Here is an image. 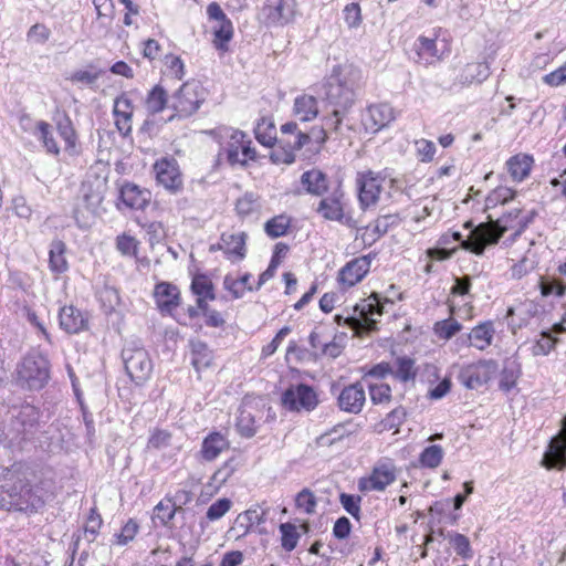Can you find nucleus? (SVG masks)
<instances>
[{
  "mask_svg": "<svg viewBox=\"0 0 566 566\" xmlns=\"http://www.w3.org/2000/svg\"><path fill=\"white\" fill-rule=\"evenodd\" d=\"M361 78V71L353 65L335 66L316 94L335 115H347L360 93Z\"/></svg>",
  "mask_w": 566,
  "mask_h": 566,
  "instance_id": "1",
  "label": "nucleus"
},
{
  "mask_svg": "<svg viewBox=\"0 0 566 566\" xmlns=\"http://www.w3.org/2000/svg\"><path fill=\"white\" fill-rule=\"evenodd\" d=\"M290 227V219L283 214L276 216L264 224L266 234L273 239L284 235Z\"/></svg>",
  "mask_w": 566,
  "mask_h": 566,
  "instance_id": "47",
  "label": "nucleus"
},
{
  "mask_svg": "<svg viewBox=\"0 0 566 566\" xmlns=\"http://www.w3.org/2000/svg\"><path fill=\"white\" fill-rule=\"evenodd\" d=\"M107 177L94 171L86 174L80 189L78 201L74 208L73 216L80 227L86 226L87 216H95L105 198L107 191Z\"/></svg>",
  "mask_w": 566,
  "mask_h": 566,
  "instance_id": "5",
  "label": "nucleus"
},
{
  "mask_svg": "<svg viewBox=\"0 0 566 566\" xmlns=\"http://www.w3.org/2000/svg\"><path fill=\"white\" fill-rule=\"evenodd\" d=\"M344 19L349 28H356L361 22L360 7L358 3H348L344 9Z\"/></svg>",
  "mask_w": 566,
  "mask_h": 566,
  "instance_id": "63",
  "label": "nucleus"
},
{
  "mask_svg": "<svg viewBox=\"0 0 566 566\" xmlns=\"http://www.w3.org/2000/svg\"><path fill=\"white\" fill-rule=\"evenodd\" d=\"M115 125L123 136H128L132 132V103L128 98H117L114 109Z\"/></svg>",
  "mask_w": 566,
  "mask_h": 566,
  "instance_id": "27",
  "label": "nucleus"
},
{
  "mask_svg": "<svg viewBox=\"0 0 566 566\" xmlns=\"http://www.w3.org/2000/svg\"><path fill=\"white\" fill-rule=\"evenodd\" d=\"M158 184L163 185L167 190L177 192L182 187V178L178 164L174 158H163L154 165Z\"/></svg>",
  "mask_w": 566,
  "mask_h": 566,
  "instance_id": "13",
  "label": "nucleus"
},
{
  "mask_svg": "<svg viewBox=\"0 0 566 566\" xmlns=\"http://www.w3.org/2000/svg\"><path fill=\"white\" fill-rule=\"evenodd\" d=\"M515 191L507 187H497L485 199V210L493 209L497 205H504L512 200Z\"/></svg>",
  "mask_w": 566,
  "mask_h": 566,
  "instance_id": "44",
  "label": "nucleus"
},
{
  "mask_svg": "<svg viewBox=\"0 0 566 566\" xmlns=\"http://www.w3.org/2000/svg\"><path fill=\"white\" fill-rule=\"evenodd\" d=\"M533 158L528 155L518 154L512 156L507 163V170L514 181L524 180L531 172Z\"/></svg>",
  "mask_w": 566,
  "mask_h": 566,
  "instance_id": "32",
  "label": "nucleus"
},
{
  "mask_svg": "<svg viewBox=\"0 0 566 566\" xmlns=\"http://www.w3.org/2000/svg\"><path fill=\"white\" fill-rule=\"evenodd\" d=\"M0 509L7 511L34 512L42 504L27 479V468L15 463L6 469L0 480Z\"/></svg>",
  "mask_w": 566,
  "mask_h": 566,
  "instance_id": "2",
  "label": "nucleus"
},
{
  "mask_svg": "<svg viewBox=\"0 0 566 566\" xmlns=\"http://www.w3.org/2000/svg\"><path fill=\"white\" fill-rule=\"evenodd\" d=\"M395 119L394 108L387 103L370 105L363 117V124L367 130L379 132Z\"/></svg>",
  "mask_w": 566,
  "mask_h": 566,
  "instance_id": "19",
  "label": "nucleus"
},
{
  "mask_svg": "<svg viewBox=\"0 0 566 566\" xmlns=\"http://www.w3.org/2000/svg\"><path fill=\"white\" fill-rule=\"evenodd\" d=\"M489 75V66L485 63H471L464 69V80L469 82L476 81L481 83L486 80Z\"/></svg>",
  "mask_w": 566,
  "mask_h": 566,
  "instance_id": "52",
  "label": "nucleus"
},
{
  "mask_svg": "<svg viewBox=\"0 0 566 566\" xmlns=\"http://www.w3.org/2000/svg\"><path fill=\"white\" fill-rule=\"evenodd\" d=\"M339 502L348 514H350L354 518L359 520L361 502V497L359 495L340 493Z\"/></svg>",
  "mask_w": 566,
  "mask_h": 566,
  "instance_id": "55",
  "label": "nucleus"
},
{
  "mask_svg": "<svg viewBox=\"0 0 566 566\" xmlns=\"http://www.w3.org/2000/svg\"><path fill=\"white\" fill-rule=\"evenodd\" d=\"M247 239L245 232H224L221 234L218 249L223 251L229 260H243L247 255Z\"/></svg>",
  "mask_w": 566,
  "mask_h": 566,
  "instance_id": "20",
  "label": "nucleus"
},
{
  "mask_svg": "<svg viewBox=\"0 0 566 566\" xmlns=\"http://www.w3.org/2000/svg\"><path fill=\"white\" fill-rule=\"evenodd\" d=\"M229 448L230 443L222 433L211 432L203 439L199 454L203 461L211 462Z\"/></svg>",
  "mask_w": 566,
  "mask_h": 566,
  "instance_id": "24",
  "label": "nucleus"
},
{
  "mask_svg": "<svg viewBox=\"0 0 566 566\" xmlns=\"http://www.w3.org/2000/svg\"><path fill=\"white\" fill-rule=\"evenodd\" d=\"M385 178L379 174L367 171L357 178L358 198L363 208L375 205L381 192V185Z\"/></svg>",
  "mask_w": 566,
  "mask_h": 566,
  "instance_id": "14",
  "label": "nucleus"
},
{
  "mask_svg": "<svg viewBox=\"0 0 566 566\" xmlns=\"http://www.w3.org/2000/svg\"><path fill=\"white\" fill-rule=\"evenodd\" d=\"M190 289L197 296H205L210 301L216 298L212 281L206 274L195 275Z\"/></svg>",
  "mask_w": 566,
  "mask_h": 566,
  "instance_id": "42",
  "label": "nucleus"
},
{
  "mask_svg": "<svg viewBox=\"0 0 566 566\" xmlns=\"http://www.w3.org/2000/svg\"><path fill=\"white\" fill-rule=\"evenodd\" d=\"M407 411L402 406L391 410L380 422L382 429L391 430L398 429L406 420Z\"/></svg>",
  "mask_w": 566,
  "mask_h": 566,
  "instance_id": "53",
  "label": "nucleus"
},
{
  "mask_svg": "<svg viewBox=\"0 0 566 566\" xmlns=\"http://www.w3.org/2000/svg\"><path fill=\"white\" fill-rule=\"evenodd\" d=\"M294 114L301 122H308L318 115L317 99L313 95L303 94L294 101Z\"/></svg>",
  "mask_w": 566,
  "mask_h": 566,
  "instance_id": "30",
  "label": "nucleus"
},
{
  "mask_svg": "<svg viewBox=\"0 0 566 566\" xmlns=\"http://www.w3.org/2000/svg\"><path fill=\"white\" fill-rule=\"evenodd\" d=\"M178 511H182V507L176 506L170 500L160 501L154 509L153 520H158L161 525L168 526Z\"/></svg>",
  "mask_w": 566,
  "mask_h": 566,
  "instance_id": "40",
  "label": "nucleus"
},
{
  "mask_svg": "<svg viewBox=\"0 0 566 566\" xmlns=\"http://www.w3.org/2000/svg\"><path fill=\"white\" fill-rule=\"evenodd\" d=\"M396 480V468L394 463L386 461L377 464L368 481H360L359 489L384 491L389 484Z\"/></svg>",
  "mask_w": 566,
  "mask_h": 566,
  "instance_id": "18",
  "label": "nucleus"
},
{
  "mask_svg": "<svg viewBox=\"0 0 566 566\" xmlns=\"http://www.w3.org/2000/svg\"><path fill=\"white\" fill-rule=\"evenodd\" d=\"M301 184L305 187L307 193L323 197L328 192V178L319 169H311L302 174Z\"/></svg>",
  "mask_w": 566,
  "mask_h": 566,
  "instance_id": "25",
  "label": "nucleus"
},
{
  "mask_svg": "<svg viewBox=\"0 0 566 566\" xmlns=\"http://www.w3.org/2000/svg\"><path fill=\"white\" fill-rule=\"evenodd\" d=\"M417 154L421 161L429 163L433 159L436 154V145L427 139H420L416 142Z\"/></svg>",
  "mask_w": 566,
  "mask_h": 566,
  "instance_id": "64",
  "label": "nucleus"
},
{
  "mask_svg": "<svg viewBox=\"0 0 566 566\" xmlns=\"http://www.w3.org/2000/svg\"><path fill=\"white\" fill-rule=\"evenodd\" d=\"M282 547L291 552L293 551L298 542L300 534L296 531V526L292 523H282L280 525Z\"/></svg>",
  "mask_w": 566,
  "mask_h": 566,
  "instance_id": "49",
  "label": "nucleus"
},
{
  "mask_svg": "<svg viewBox=\"0 0 566 566\" xmlns=\"http://www.w3.org/2000/svg\"><path fill=\"white\" fill-rule=\"evenodd\" d=\"M558 342L559 339L552 336L551 332L542 331L539 339H537L532 347V354L534 356H546L556 347Z\"/></svg>",
  "mask_w": 566,
  "mask_h": 566,
  "instance_id": "43",
  "label": "nucleus"
},
{
  "mask_svg": "<svg viewBox=\"0 0 566 566\" xmlns=\"http://www.w3.org/2000/svg\"><path fill=\"white\" fill-rule=\"evenodd\" d=\"M443 458V450L440 446L433 444L424 448L420 453L419 462L424 468H437L440 465Z\"/></svg>",
  "mask_w": 566,
  "mask_h": 566,
  "instance_id": "45",
  "label": "nucleus"
},
{
  "mask_svg": "<svg viewBox=\"0 0 566 566\" xmlns=\"http://www.w3.org/2000/svg\"><path fill=\"white\" fill-rule=\"evenodd\" d=\"M27 36L29 41L43 44L50 39L51 30L44 24L35 23L29 29Z\"/></svg>",
  "mask_w": 566,
  "mask_h": 566,
  "instance_id": "61",
  "label": "nucleus"
},
{
  "mask_svg": "<svg viewBox=\"0 0 566 566\" xmlns=\"http://www.w3.org/2000/svg\"><path fill=\"white\" fill-rule=\"evenodd\" d=\"M56 128L60 136L65 142V151L71 156L77 155V135L69 115L64 114L63 117L57 120Z\"/></svg>",
  "mask_w": 566,
  "mask_h": 566,
  "instance_id": "31",
  "label": "nucleus"
},
{
  "mask_svg": "<svg viewBox=\"0 0 566 566\" xmlns=\"http://www.w3.org/2000/svg\"><path fill=\"white\" fill-rule=\"evenodd\" d=\"M327 139L326 129L322 127H313L310 133H297L294 136V146L296 148H302L303 146L314 142L318 146L324 144Z\"/></svg>",
  "mask_w": 566,
  "mask_h": 566,
  "instance_id": "38",
  "label": "nucleus"
},
{
  "mask_svg": "<svg viewBox=\"0 0 566 566\" xmlns=\"http://www.w3.org/2000/svg\"><path fill=\"white\" fill-rule=\"evenodd\" d=\"M40 416L41 411L35 406L29 402L21 405L11 420L15 438L21 441L32 440L40 428Z\"/></svg>",
  "mask_w": 566,
  "mask_h": 566,
  "instance_id": "10",
  "label": "nucleus"
},
{
  "mask_svg": "<svg viewBox=\"0 0 566 566\" xmlns=\"http://www.w3.org/2000/svg\"><path fill=\"white\" fill-rule=\"evenodd\" d=\"M340 410L349 413H359L366 401L365 390L359 382L345 387L338 396Z\"/></svg>",
  "mask_w": 566,
  "mask_h": 566,
  "instance_id": "21",
  "label": "nucleus"
},
{
  "mask_svg": "<svg viewBox=\"0 0 566 566\" xmlns=\"http://www.w3.org/2000/svg\"><path fill=\"white\" fill-rule=\"evenodd\" d=\"M495 329L491 321L483 322L476 325L468 334V339L471 346L480 350H484L492 344Z\"/></svg>",
  "mask_w": 566,
  "mask_h": 566,
  "instance_id": "28",
  "label": "nucleus"
},
{
  "mask_svg": "<svg viewBox=\"0 0 566 566\" xmlns=\"http://www.w3.org/2000/svg\"><path fill=\"white\" fill-rule=\"evenodd\" d=\"M497 371V363L483 359L460 368L458 380L468 389H479L488 384Z\"/></svg>",
  "mask_w": 566,
  "mask_h": 566,
  "instance_id": "9",
  "label": "nucleus"
},
{
  "mask_svg": "<svg viewBox=\"0 0 566 566\" xmlns=\"http://www.w3.org/2000/svg\"><path fill=\"white\" fill-rule=\"evenodd\" d=\"M296 0H266L262 8V15L266 25L283 27L294 20Z\"/></svg>",
  "mask_w": 566,
  "mask_h": 566,
  "instance_id": "11",
  "label": "nucleus"
},
{
  "mask_svg": "<svg viewBox=\"0 0 566 566\" xmlns=\"http://www.w3.org/2000/svg\"><path fill=\"white\" fill-rule=\"evenodd\" d=\"M207 15L210 20L217 22L213 28V44L218 50H227V44L233 36V24L231 20L226 15L219 3L211 2L207 7Z\"/></svg>",
  "mask_w": 566,
  "mask_h": 566,
  "instance_id": "12",
  "label": "nucleus"
},
{
  "mask_svg": "<svg viewBox=\"0 0 566 566\" xmlns=\"http://www.w3.org/2000/svg\"><path fill=\"white\" fill-rule=\"evenodd\" d=\"M447 538L459 556H461L463 559L473 558V549L469 538L465 535L457 532H448Z\"/></svg>",
  "mask_w": 566,
  "mask_h": 566,
  "instance_id": "39",
  "label": "nucleus"
},
{
  "mask_svg": "<svg viewBox=\"0 0 566 566\" xmlns=\"http://www.w3.org/2000/svg\"><path fill=\"white\" fill-rule=\"evenodd\" d=\"M137 247L138 241L134 237L122 234L116 239V248L123 255H136Z\"/></svg>",
  "mask_w": 566,
  "mask_h": 566,
  "instance_id": "59",
  "label": "nucleus"
},
{
  "mask_svg": "<svg viewBox=\"0 0 566 566\" xmlns=\"http://www.w3.org/2000/svg\"><path fill=\"white\" fill-rule=\"evenodd\" d=\"M352 433L353 431L347 430L344 423H338L334 426L329 431L321 434L317 438V444L331 447L335 442L343 440L345 437H348Z\"/></svg>",
  "mask_w": 566,
  "mask_h": 566,
  "instance_id": "46",
  "label": "nucleus"
},
{
  "mask_svg": "<svg viewBox=\"0 0 566 566\" xmlns=\"http://www.w3.org/2000/svg\"><path fill=\"white\" fill-rule=\"evenodd\" d=\"M369 395L373 403L389 402L391 398V388L387 384L370 385Z\"/></svg>",
  "mask_w": 566,
  "mask_h": 566,
  "instance_id": "58",
  "label": "nucleus"
},
{
  "mask_svg": "<svg viewBox=\"0 0 566 566\" xmlns=\"http://www.w3.org/2000/svg\"><path fill=\"white\" fill-rule=\"evenodd\" d=\"M150 198L149 190L132 182H125L119 189V200L129 209H144L149 203Z\"/></svg>",
  "mask_w": 566,
  "mask_h": 566,
  "instance_id": "22",
  "label": "nucleus"
},
{
  "mask_svg": "<svg viewBox=\"0 0 566 566\" xmlns=\"http://www.w3.org/2000/svg\"><path fill=\"white\" fill-rule=\"evenodd\" d=\"M237 465L238 462L235 458H231L228 461H226L223 465L213 473V483L218 485L224 484L228 481V479L235 472Z\"/></svg>",
  "mask_w": 566,
  "mask_h": 566,
  "instance_id": "56",
  "label": "nucleus"
},
{
  "mask_svg": "<svg viewBox=\"0 0 566 566\" xmlns=\"http://www.w3.org/2000/svg\"><path fill=\"white\" fill-rule=\"evenodd\" d=\"M370 256L364 255L356 258L346 263L338 272V282L346 286L352 287L359 283L370 269Z\"/></svg>",
  "mask_w": 566,
  "mask_h": 566,
  "instance_id": "16",
  "label": "nucleus"
},
{
  "mask_svg": "<svg viewBox=\"0 0 566 566\" xmlns=\"http://www.w3.org/2000/svg\"><path fill=\"white\" fill-rule=\"evenodd\" d=\"M146 108L149 113L161 112L168 104V94L161 85H155L147 94Z\"/></svg>",
  "mask_w": 566,
  "mask_h": 566,
  "instance_id": "35",
  "label": "nucleus"
},
{
  "mask_svg": "<svg viewBox=\"0 0 566 566\" xmlns=\"http://www.w3.org/2000/svg\"><path fill=\"white\" fill-rule=\"evenodd\" d=\"M189 346L191 349V364L198 373L211 366L213 359L212 350L205 342L192 339Z\"/></svg>",
  "mask_w": 566,
  "mask_h": 566,
  "instance_id": "29",
  "label": "nucleus"
},
{
  "mask_svg": "<svg viewBox=\"0 0 566 566\" xmlns=\"http://www.w3.org/2000/svg\"><path fill=\"white\" fill-rule=\"evenodd\" d=\"M461 328L462 325L454 318L439 321L433 326L434 334L442 339L452 338Z\"/></svg>",
  "mask_w": 566,
  "mask_h": 566,
  "instance_id": "48",
  "label": "nucleus"
},
{
  "mask_svg": "<svg viewBox=\"0 0 566 566\" xmlns=\"http://www.w3.org/2000/svg\"><path fill=\"white\" fill-rule=\"evenodd\" d=\"M36 138L42 143L48 154L60 155V146L54 138L52 127L49 123L40 120L36 123Z\"/></svg>",
  "mask_w": 566,
  "mask_h": 566,
  "instance_id": "34",
  "label": "nucleus"
},
{
  "mask_svg": "<svg viewBox=\"0 0 566 566\" xmlns=\"http://www.w3.org/2000/svg\"><path fill=\"white\" fill-rule=\"evenodd\" d=\"M270 159L273 164H286L290 165L295 161V155L292 149L286 148L283 145H279V148L274 149Z\"/></svg>",
  "mask_w": 566,
  "mask_h": 566,
  "instance_id": "62",
  "label": "nucleus"
},
{
  "mask_svg": "<svg viewBox=\"0 0 566 566\" xmlns=\"http://www.w3.org/2000/svg\"><path fill=\"white\" fill-rule=\"evenodd\" d=\"M397 369L395 371V376L401 381H409L415 379L416 369H415V360L410 357H398L396 360Z\"/></svg>",
  "mask_w": 566,
  "mask_h": 566,
  "instance_id": "50",
  "label": "nucleus"
},
{
  "mask_svg": "<svg viewBox=\"0 0 566 566\" xmlns=\"http://www.w3.org/2000/svg\"><path fill=\"white\" fill-rule=\"evenodd\" d=\"M401 218L398 213H388L379 216L375 220L374 232L377 234V239L382 237L388 232V230L392 227H396L400 223Z\"/></svg>",
  "mask_w": 566,
  "mask_h": 566,
  "instance_id": "51",
  "label": "nucleus"
},
{
  "mask_svg": "<svg viewBox=\"0 0 566 566\" xmlns=\"http://www.w3.org/2000/svg\"><path fill=\"white\" fill-rule=\"evenodd\" d=\"M295 504L298 509H303L306 514H312L316 507L315 495L308 489H303L297 493Z\"/></svg>",
  "mask_w": 566,
  "mask_h": 566,
  "instance_id": "57",
  "label": "nucleus"
},
{
  "mask_svg": "<svg viewBox=\"0 0 566 566\" xmlns=\"http://www.w3.org/2000/svg\"><path fill=\"white\" fill-rule=\"evenodd\" d=\"M415 49L419 59L424 56L426 61H428V57L437 56L438 53L436 40L427 36H419L415 43Z\"/></svg>",
  "mask_w": 566,
  "mask_h": 566,
  "instance_id": "54",
  "label": "nucleus"
},
{
  "mask_svg": "<svg viewBox=\"0 0 566 566\" xmlns=\"http://www.w3.org/2000/svg\"><path fill=\"white\" fill-rule=\"evenodd\" d=\"M122 358L127 375L137 386L143 385L150 377L153 363L143 347L127 345L122 350Z\"/></svg>",
  "mask_w": 566,
  "mask_h": 566,
  "instance_id": "7",
  "label": "nucleus"
},
{
  "mask_svg": "<svg viewBox=\"0 0 566 566\" xmlns=\"http://www.w3.org/2000/svg\"><path fill=\"white\" fill-rule=\"evenodd\" d=\"M282 406L294 412L314 410L319 400L314 388L307 384H296L289 386L281 396Z\"/></svg>",
  "mask_w": 566,
  "mask_h": 566,
  "instance_id": "8",
  "label": "nucleus"
},
{
  "mask_svg": "<svg viewBox=\"0 0 566 566\" xmlns=\"http://www.w3.org/2000/svg\"><path fill=\"white\" fill-rule=\"evenodd\" d=\"M13 380L24 391H40L51 380V363L38 349L28 352L17 364Z\"/></svg>",
  "mask_w": 566,
  "mask_h": 566,
  "instance_id": "3",
  "label": "nucleus"
},
{
  "mask_svg": "<svg viewBox=\"0 0 566 566\" xmlns=\"http://www.w3.org/2000/svg\"><path fill=\"white\" fill-rule=\"evenodd\" d=\"M235 427L241 437L252 438L258 430L254 415L247 409L240 410Z\"/></svg>",
  "mask_w": 566,
  "mask_h": 566,
  "instance_id": "37",
  "label": "nucleus"
},
{
  "mask_svg": "<svg viewBox=\"0 0 566 566\" xmlns=\"http://www.w3.org/2000/svg\"><path fill=\"white\" fill-rule=\"evenodd\" d=\"M345 193L342 186L335 187L327 196L323 197L318 202L316 212L325 220H342L343 210H345Z\"/></svg>",
  "mask_w": 566,
  "mask_h": 566,
  "instance_id": "15",
  "label": "nucleus"
},
{
  "mask_svg": "<svg viewBox=\"0 0 566 566\" xmlns=\"http://www.w3.org/2000/svg\"><path fill=\"white\" fill-rule=\"evenodd\" d=\"M66 247L63 241H53L50 249V268L55 273H63L67 270V262L64 256Z\"/></svg>",
  "mask_w": 566,
  "mask_h": 566,
  "instance_id": "36",
  "label": "nucleus"
},
{
  "mask_svg": "<svg viewBox=\"0 0 566 566\" xmlns=\"http://www.w3.org/2000/svg\"><path fill=\"white\" fill-rule=\"evenodd\" d=\"M522 209L514 208L502 217L494 220L492 216H488L486 222H481L471 232L470 240L467 242L475 255H483L486 247L496 244L509 229H514Z\"/></svg>",
  "mask_w": 566,
  "mask_h": 566,
  "instance_id": "4",
  "label": "nucleus"
},
{
  "mask_svg": "<svg viewBox=\"0 0 566 566\" xmlns=\"http://www.w3.org/2000/svg\"><path fill=\"white\" fill-rule=\"evenodd\" d=\"M60 326L69 334H77L87 328V318L76 307L63 306L59 313Z\"/></svg>",
  "mask_w": 566,
  "mask_h": 566,
  "instance_id": "23",
  "label": "nucleus"
},
{
  "mask_svg": "<svg viewBox=\"0 0 566 566\" xmlns=\"http://www.w3.org/2000/svg\"><path fill=\"white\" fill-rule=\"evenodd\" d=\"M521 374V365L517 363V360L513 358L506 359L501 371L499 384L500 389L504 392L511 391L516 386V381Z\"/></svg>",
  "mask_w": 566,
  "mask_h": 566,
  "instance_id": "33",
  "label": "nucleus"
},
{
  "mask_svg": "<svg viewBox=\"0 0 566 566\" xmlns=\"http://www.w3.org/2000/svg\"><path fill=\"white\" fill-rule=\"evenodd\" d=\"M543 464L547 469L566 468V417L563 419L560 434L552 439L544 454Z\"/></svg>",
  "mask_w": 566,
  "mask_h": 566,
  "instance_id": "17",
  "label": "nucleus"
},
{
  "mask_svg": "<svg viewBox=\"0 0 566 566\" xmlns=\"http://www.w3.org/2000/svg\"><path fill=\"white\" fill-rule=\"evenodd\" d=\"M345 321L347 327L353 329L356 334L369 333L377 329V321L366 314H360L358 317L347 316Z\"/></svg>",
  "mask_w": 566,
  "mask_h": 566,
  "instance_id": "41",
  "label": "nucleus"
},
{
  "mask_svg": "<svg viewBox=\"0 0 566 566\" xmlns=\"http://www.w3.org/2000/svg\"><path fill=\"white\" fill-rule=\"evenodd\" d=\"M155 296L161 311L171 312L180 304V293L171 283H158L155 287Z\"/></svg>",
  "mask_w": 566,
  "mask_h": 566,
  "instance_id": "26",
  "label": "nucleus"
},
{
  "mask_svg": "<svg viewBox=\"0 0 566 566\" xmlns=\"http://www.w3.org/2000/svg\"><path fill=\"white\" fill-rule=\"evenodd\" d=\"M231 504V501L226 497L217 500L208 507L207 518L209 521L221 518L230 510Z\"/></svg>",
  "mask_w": 566,
  "mask_h": 566,
  "instance_id": "60",
  "label": "nucleus"
},
{
  "mask_svg": "<svg viewBox=\"0 0 566 566\" xmlns=\"http://www.w3.org/2000/svg\"><path fill=\"white\" fill-rule=\"evenodd\" d=\"M203 102L205 92L200 83L196 81L184 83L171 97L169 107L175 111V114L168 120L191 116Z\"/></svg>",
  "mask_w": 566,
  "mask_h": 566,
  "instance_id": "6",
  "label": "nucleus"
}]
</instances>
